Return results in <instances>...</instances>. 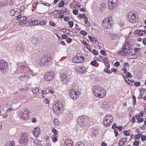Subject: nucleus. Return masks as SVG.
<instances>
[{"label":"nucleus","mask_w":146,"mask_h":146,"mask_svg":"<svg viewBox=\"0 0 146 146\" xmlns=\"http://www.w3.org/2000/svg\"><path fill=\"white\" fill-rule=\"evenodd\" d=\"M27 72L31 75L34 76L35 75V74L34 73L33 71L31 70L29 68L28 69Z\"/></svg>","instance_id":"obj_32"},{"label":"nucleus","mask_w":146,"mask_h":146,"mask_svg":"<svg viewBox=\"0 0 146 146\" xmlns=\"http://www.w3.org/2000/svg\"><path fill=\"white\" fill-rule=\"evenodd\" d=\"M89 37V39L90 40L93 42L94 41V37H93V38L92 37L90 36H88Z\"/></svg>","instance_id":"obj_59"},{"label":"nucleus","mask_w":146,"mask_h":146,"mask_svg":"<svg viewBox=\"0 0 146 146\" xmlns=\"http://www.w3.org/2000/svg\"><path fill=\"white\" fill-rule=\"evenodd\" d=\"M102 106L103 108H108L109 107L108 103L106 102H104L102 104Z\"/></svg>","instance_id":"obj_27"},{"label":"nucleus","mask_w":146,"mask_h":146,"mask_svg":"<svg viewBox=\"0 0 146 146\" xmlns=\"http://www.w3.org/2000/svg\"><path fill=\"white\" fill-rule=\"evenodd\" d=\"M100 59L104 61L105 62H108V59L107 58L102 56H100Z\"/></svg>","instance_id":"obj_29"},{"label":"nucleus","mask_w":146,"mask_h":146,"mask_svg":"<svg viewBox=\"0 0 146 146\" xmlns=\"http://www.w3.org/2000/svg\"><path fill=\"white\" fill-rule=\"evenodd\" d=\"M60 79L63 84H65L68 80L69 78L68 76L64 73L60 74Z\"/></svg>","instance_id":"obj_13"},{"label":"nucleus","mask_w":146,"mask_h":146,"mask_svg":"<svg viewBox=\"0 0 146 146\" xmlns=\"http://www.w3.org/2000/svg\"><path fill=\"white\" fill-rule=\"evenodd\" d=\"M64 2L63 1L61 2L58 5V7H62L64 6Z\"/></svg>","instance_id":"obj_42"},{"label":"nucleus","mask_w":146,"mask_h":146,"mask_svg":"<svg viewBox=\"0 0 146 146\" xmlns=\"http://www.w3.org/2000/svg\"><path fill=\"white\" fill-rule=\"evenodd\" d=\"M94 41H95V44L96 45H99V43L98 40L95 37H94Z\"/></svg>","instance_id":"obj_60"},{"label":"nucleus","mask_w":146,"mask_h":146,"mask_svg":"<svg viewBox=\"0 0 146 146\" xmlns=\"http://www.w3.org/2000/svg\"><path fill=\"white\" fill-rule=\"evenodd\" d=\"M21 139L19 141L20 143L25 144L28 142V140L27 137L26 136L23 135H21Z\"/></svg>","instance_id":"obj_15"},{"label":"nucleus","mask_w":146,"mask_h":146,"mask_svg":"<svg viewBox=\"0 0 146 146\" xmlns=\"http://www.w3.org/2000/svg\"><path fill=\"white\" fill-rule=\"evenodd\" d=\"M133 145L135 146H138L139 145V142L138 141H135L134 142Z\"/></svg>","instance_id":"obj_57"},{"label":"nucleus","mask_w":146,"mask_h":146,"mask_svg":"<svg viewBox=\"0 0 146 146\" xmlns=\"http://www.w3.org/2000/svg\"><path fill=\"white\" fill-rule=\"evenodd\" d=\"M68 24L70 27H73L74 25L73 22L72 21H70L68 22Z\"/></svg>","instance_id":"obj_52"},{"label":"nucleus","mask_w":146,"mask_h":146,"mask_svg":"<svg viewBox=\"0 0 146 146\" xmlns=\"http://www.w3.org/2000/svg\"><path fill=\"white\" fill-rule=\"evenodd\" d=\"M129 66V64L128 63L125 62V64L124 66V69H123L122 70H123L124 72L125 73H126L127 74V70L126 69H127V67H128Z\"/></svg>","instance_id":"obj_26"},{"label":"nucleus","mask_w":146,"mask_h":146,"mask_svg":"<svg viewBox=\"0 0 146 146\" xmlns=\"http://www.w3.org/2000/svg\"><path fill=\"white\" fill-rule=\"evenodd\" d=\"M117 0H109V7L110 9L115 8L117 5Z\"/></svg>","instance_id":"obj_11"},{"label":"nucleus","mask_w":146,"mask_h":146,"mask_svg":"<svg viewBox=\"0 0 146 146\" xmlns=\"http://www.w3.org/2000/svg\"><path fill=\"white\" fill-rule=\"evenodd\" d=\"M25 77V76L24 75V76H20L19 77L18 79L21 81H23L24 78Z\"/></svg>","instance_id":"obj_54"},{"label":"nucleus","mask_w":146,"mask_h":146,"mask_svg":"<svg viewBox=\"0 0 146 146\" xmlns=\"http://www.w3.org/2000/svg\"><path fill=\"white\" fill-rule=\"evenodd\" d=\"M30 113L29 110H28L27 108L25 109V111L23 112V111H20L19 112V115L20 117L21 118V119L24 120H27L29 118V115L28 114Z\"/></svg>","instance_id":"obj_4"},{"label":"nucleus","mask_w":146,"mask_h":146,"mask_svg":"<svg viewBox=\"0 0 146 146\" xmlns=\"http://www.w3.org/2000/svg\"><path fill=\"white\" fill-rule=\"evenodd\" d=\"M141 140L143 141H145L146 140V136L142 135Z\"/></svg>","instance_id":"obj_58"},{"label":"nucleus","mask_w":146,"mask_h":146,"mask_svg":"<svg viewBox=\"0 0 146 146\" xmlns=\"http://www.w3.org/2000/svg\"><path fill=\"white\" fill-rule=\"evenodd\" d=\"M29 68L27 67L25 65H22L20 66L19 68H18V70L20 69L21 71V72H24L25 73V72H26V71H27L28 69H29Z\"/></svg>","instance_id":"obj_20"},{"label":"nucleus","mask_w":146,"mask_h":146,"mask_svg":"<svg viewBox=\"0 0 146 146\" xmlns=\"http://www.w3.org/2000/svg\"><path fill=\"white\" fill-rule=\"evenodd\" d=\"M129 50V48H128V49L126 50V51L125 50H124V51H122V50L121 51V52H122L123 53H125L127 54H129L130 53V52H129L128 51Z\"/></svg>","instance_id":"obj_46"},{"label":"nucleus","mask_w":146,"mask_h":146,"mask_svg":"<svg viewBox=\"0 0 146 146\" xmlns=\"http://www.w3.org/2000/svg\"><path fill=\"white\" fill-rule=\"evenodd\" d=\"M124 134L126 136H129L130 134V133H129L127 130H125L124 131Z\"/></svg>","instance_id":"obj_40"},{"label":"nucleus","mask_w":146,"mask_h":146,"mask_svg":"<svg viewBox=\"0 0 146 146\" xmlns=\"http://www.w3.org/2000/svg\"><path fill=\"white\" fill-rule=\"evenodd\" d=\"M112 23V17L110 16L104 20L102 22V26L104 28L108 29L111 27Z\"/></svg>","instance_id":"obj_2"},{"label":"nucleus","mask_w":146,"mask_h":146,"mask_svg":"<svg viewBox=\"0 0 146 146\" xmlns=\"http://www.w3.org/2000/svg\"><path fill=\"white\" fill-rule=\"evenodd\" d=\"M126 78H125V82L129 85H130V84H131L130 82H129V79L127 78L126 77H125Z\"/></svg>","instance_id":"obj_56"},{"label":"nucleus","mask_w":146,"mask_h":146,"mask_svg":"<svg viewBox=\"0 0 146 146\" xmlns=\"http://www.w3.org/2000/svg\"><path fill=\"white\" fill-rule=\"evenodd\" d=\"M73 141L70 139L66 140L64 146H73Z\"/></svg>","instance_id":"obj_16"},{"label":"nucleus","mask_w":146,"mask_h":146,"mask_svg":"<svg viewBox=\"0 0 146 146\" xmlns=\"http://www.w3.org/2000/svg\"><path fill=\"white\" fill-rule=\"evenodd\" d=\"M143 30H138L135 31V32L136 33H138L139 35L141 36H143L145 34L143 33Z\"/></svg>","instance_id":"obj_23"},{"label":"nucleus","mask_w":146,"mask_h":146,"mask_svg":"<svg viewBox=\"0 0 146 146\" xmlns=\"http://www.w3.org/2000/svg\"><path fill=\"white\" fill-rule=\"evenodd\" d=\"M55 76L54 74L52 71L47 72L44 76L45 80L47 81L52 80Z\"/></svg>","instance_id":"obj_10"},{"label":"nucleus","mask_w":146,"mask_h":146,"mask_svg":"<svg viewBox=\"0 0 146 146\" xmlns=\"http://www.w3.org/2000/svg\"><path fill=\"white\" fill-rule=\"evenodd\" d=\"M127 141V139L126 138H123L121 139L119 143V145L122 146L124 145L125 143Z\"/></svg>","instance_id":"obj_22"},{"label":"nucleus","mask_w":146,"mask_h":146,"mask_svg":"<svg viewBox=\"0 0 146 146\" xmlns=\"http://www.w3.org/2000/svg\"><path fill=\"white\" fill-rule=\"evenodd\" d=\"M94 95L100 98H103L106 95V91L104 88L99 86H96L92 89Z\"/></svg>","instance_id":"obj_1"},{"label":"nucleus","mask_w":146,"mask_h":146,"mask_svg":"<svg viewBox=\"0 0 146 146\" xmlns=\"http://www.w3.org/2000/svg\"><path fill=\"white\" fill-rule=\"evenodd\" d=\"M85 24L86 25H88V26H89V24H90V23L88 22V17H86L85 19Z\"/></svg>","instance_id":"obj_44"},{"label":"nucleus","mask_w":146,"mask_h":146,"mask_svg":"<svg viewBox=\"0 0 146 146\" xmlns=\"http://www.w3.org/2000/svg\"><path fill=\"white\" fill-rule=\"evenodd\" d=\"M128 20L132 23H135L137 21V18L136 17L135 14L133 12H129L127 15Z\"/></svg>","instance_id":"obj_6"},{"label":"nucleus","mask_w":146,"mask_h":146,"mask_svg":"<svg viewBox=\"0 0 146 146\" xmlns=\"http://www.w3.org/2000/svg\"><path fill=\"white\" fill-rule=\"evenodd\" d=\"M17 20H19V23L20 25H25L26 24V20L27 17L25 16L21 17L20 14L16 17Z\"/></svg>","instance_id":"obj_9"},{"label":"nucleus","mask_w":146,"mask_h":146,"mask_svg":"<svg viewBox=\"0 0 146 146\" xmlns=\"http://www.w3.org/2000/svg\"><path fill=\"white\" fill-rule=\"evenodd\" d=\"M15 145V143L13 141H12L10 143V146H14Z\"/></svg>","instance_id":"obj_64"},{"label":"nucleus","mask_w":146,"mask_h":146,"mask_svg":"<svg viewBox=\"0 0 146 146\" xmlns=\"http://www.w3.org/2000/svg\"><path fill=\"white\" fill-rule=\"evenodd\" d=\"M59 122L58 119H54V123L55 125H57L59 124Z\"/></svg>","instance_id":"obj_43"},{"label":"nucleus","mask_w":146,"mask_h":146,"mask_svg":"<svg viewBox=\"0 0 146 146\" xmlns=\"http://www.w3.org/2000/svg\"><path fill=\"white\" fill-rule=\"evenodd\" d=\"M62 103L61 102L58 101L56 102L52 107V109L54 111H56L57 110H59V108L62 107Z\"/></svg>","instance_id":"obj_12"},{"label":"nucleus","mask_w":146,"mask_h":146,"mask_svg":"<svg viewBox=\"0 0 146 146\" xmlns=\"http://www.w3.org/2000/svg\"><path fill=\"white\" fill-rule=\"evenodd\" d=\"M142 134H140L139 133H138V135H135V139H137L138 140L141 137V136Z\"/></svg>","instance_id":"obj_36"},{"label":"nucleus","mask_w":146,"mask_h":146,"mask_svg":"<svg viewBox=\"0 0 146 146\" xmlns=\"http://www.w3.org/2000/svg\"><path fill=\"white\" fill-rule=\"evenodd\" d=\"M29 23H31L32 24H33V25H34L35 24L36 25L38 24V22L37 21H36L35 22H33L32 21H31V22H29Z\"/></svg>","instance_id":"obj_61"},{"label":"nucleus","mask_w":146,"mask_h":146,"mask_svg":"<svg viewBox=\"0 0 146 146\" xmlns=\"http://www.w3.org/2000/svg\"><path fill=\"white\" fill-rule=\"evenodd\" d=\"M32 90L34 94H35L37 95V94L39 91V89L38 88H35Z\"/></svg>","instance_id":"obj_28"},{"label":"nucleus","mask_w":146,"mask_h":146,"mask_svg":"<svg viewBox=\"0 0 146 146\" xmlns=\"http://www.w3.org/2000/svg\"><path fill=\"white\" fill-rule=\"evenodd\" d=\"M78 17H80L81 19H84L87 17L86 14L84 13L80 14L78 16Z\"/></svg>","instance_id":"obj_33"},{"label":"nucleus","mask_w":146,"mask_h":146,"mask_svg":"<svg viewBox=\"0 0 146 146\" xmlns=\"http://www.w3.org/2000/svg\"><path fill=\"white\" fill-rule=\"evenodd\" d=\"M20 90L21 91L24 92L27 90V88L25 87V88H21L20 89Z\"/></svg>","instance_id":"obj_49"},{"label":"nucleus","mask_w":146,"mask_h":146,"mask_svg":"<svg viewBox=\"0 0 146 146\" xmlns=\"http://www.w3.org/2000/svg\"><path fill=\"white\" fill-rule=\"evenodd\" d=\"M51 138L53 141L56 142L57 140V135H54L52 136Z\"/></svg>","instance_id":"obj_31"},{"label":"nucleus","mask_w":146,"mask_h":146,"mask_svg":"<svg viewBox=\"0 0 146 146\" xmlns=\"http://www.w3.org/2000/svg\"><path fill=\"white\" fill-rule=\"evenodd\" d=\"M80 33L84 36H85L87 35V33L84 30L81 31Z\"/></svg>","instance_id":"obj_50"},{"label":"nucleus","mask_w":146,"mask_h":146,"mask_svg":"<svg viewBox=\"0 0 146 146\" xmlns=\"http://www.w3.org/2000/svg\"><path fill=\"white\" fill-rule=\"evenodd\" d=\"M73 13L74 15H76L78 13V11L77 9H73Z\"/></svg>","instance_id":"obj_62"},{"label":"nucleus","mask_w":146,"mask_h":146,"mask_svg":"<svg viewBox=\"0 0 146 146\" xmlns=\"http://www.w3.org/2000/svg\"><path fill=\"white\" fill-rule=\"evenodd\" d=\"M16 9L14 10V9H12L10 12V15L11 16H13L15 14V13L16 12Z\"/></svg>","instance_id":"obj_34"},{"label":"nucleus","mask_w":146,"mask_h":146,"mask_svg":"<svg viewBox=\"0 0 146 146\" xmlns=\"http://www.w3.org/2000/svg\"><path fill=\"white\" fill-rule=\"evenodd\" d=\"M113 120V118L111 115H107L104 120V125L105 126H109L111 124V121Z\"/></svg>","instance_id":"obj_7"},{"label":"nucleus","mask_w":146,"mask_h":146,"mask_svg":"<svg viewBox=\"0 0 146 146\" xmlns=\"http://www.w3.org/2000/svg\"><path fill=\"white\" fill-rule=\"evenodd\" d=\"M130 46L129 45V43L127 42L126 44H124L123 45V47L122 48V51L125 50H127L128 48H129Z\"/></svg>","instance_id":"obj_24"},{"label":"nucleus","mask_w":146,"mask_h":146,"mask_svg":"<svg viewBox=\"0 0 146 146\" xmlns=\"http://www.w3.org/2000/svg\"><path fill=\"white\" fill-rule=\"evenodd\" d=\"M42 58L44 60L45 62H46L47 64H48L51 59L50 55H44L42 57Z\"/></svg>","instance_id":"obj_17"},{"label":"nucleus","mask_w":146,"mask_h":146,"mask_svg":"<svg viewBox=\"0 0 146 146\" xmlns=\"http://www.w3.org/2000/svg\"><path fill=\"white\" fill-rule=\"evenodd\" d=\"M40 129L38 127H36L34 129V130L33 132V134L35 137H37L39 134Z\"/></svg>","instance_id":"obj_18"},{"label":"nucleus","mask_w":146,"mask_h":146,"mask_svg":"<svg viewBox=\"0 0 146 146\" xmlns=\"http://www.w3.org/2000/svg\"><path fill=\"white\" fill-rule=\"evenodd\" d=\"M76 146H84V144L81 142H78Z\"/></svg>","instance_id":"obj_53"},{"label":"nucleus","mask_w":146,"mask_h":146,"mask_svg":"<svg viewBox=\"0 0 146 146\" xmlns=\"http://www.w3.org/2000/svg\"><path fill=\"white\" fill-rule=\"evenodd\" d=\"M80 92L78 90L73 89L69 92V95L71 98L74 100L76 99L80 95Z\"/></svg>","instance_id":"obj_5"},{"label":"nucleus","mask_w":146,"mask_h":146,"mask_svg":"<svg viewBox=\"0 0 146 146\" xmlns=\"http://www.w3.org/2000/svg\"><path fill=\"white\" fill-rule=\"evenodd\" d=\"M61 38L62 39H66L68 38V36L66 34H63L62 35Z\"/></svg>","instance_id":"obj_48"},{"label":"nucleus","mask_w":146,"mask_h":146,"mask_svg":"<svg viewBox=\"0 0 146 146\" xmlns=\"http://www.w3.org/2000/svg\"><path fill=\"white\" fill-rule=\"evenodd\" d=\"M106 64V67L108 68L109 69L110 68V64L108 62H105Z\"/></svg>","instance_id":"obj_63"},{"label":"nucleus","mask_w":146,"mask_h":146,"mask_svg":"<svg viewBox=\"0 0 146 146\" xmlns=\"http://www.w3.org/2000/svg\"><path fill=\"white\" fill-rule=\"evenodd\" d=\"M1 5V7H4L7 5L8 3V0H5L3 1L2 2H0Z\"/></svg>","instance_id":"obj_25"},{"label":"nucleus","mask_w":146,"mask_h":146,"mask_svg":"<svg viewBox=\"0 0 146 146\" xmlns=\"http://www.w3.org/2000/svg\"><path fill=\"white\" fill-rule=\"evenodd\" d=\"M129 50V48H128V49L126 50V51L125 50H124V51H122V50L121 51V52H122L123 53H125L127 54H129L130 53V52H129L128 51Z\"/></svg>","instance_id":"obj_47"},{"label":"nucleus","mask_w":146,"mask_h":146,"mask_svg":"<svg viewBox=\"0 0 146 146\" xmlns=\"http://www.w3.org/2000/svg\"><path fill=\"white\" fill-rule=\"evenodd\" d=\"M132 98H133V105H135L136 103V98L133 95L132 96Z\"/></svg>","instance_id":"obj_41"},{"label":"nucleus","mask_w":146,"mask_h":146,"mask_svg":"<svg viewBox=\"0 0 146 146\" xmlns=\"http://www.w3.org/2000/svg\"><path fill=\"white\" fill-rule=\"evenodd\" d=\"M8 63L4 60H0V70L4 73L8 70Z\"/></svg>","instance_id":"obj_3"},{"label":"nucleus","mask_w":146,"mask_h":146,"mask_svg":"<svg viewBox=\"0 0 146 146\" xmlns=\"http://www.w3.org/2000/svg\"><path fill=\"white\" fill-rule=\"evenodd\" d=\"M82 43L84 44V46H87V48L89 50H90V45L88 44L85 41H83L82 42Z\"/></svg>","instance_id":"obj_30"},{"label":"nucleus","mask_w":146,"mask_h":146,"mask_svg":"<svg viewBox=\"0 0 146 146\" xmlns=\"http://www.w3.org/2000/svg\"><path fill=\"white\" fill-rule=\"evenodd\" d=\"M49 25H50L53 27H55V23L53 21H50L49 22Z\"/></svg>","instance_id":"obj_39"},{"label":"nucleus","mask_w":146,"mask_h":146,"mask_svg":"<svg viewBox=\"0 0 146 146\" xmlns=\"http://www.w3.org/2000/svg\"><path fill=\"white\" fill-rule=\"evenodd\" d=\"M52 132L54 134V135H57V134L58 133V131L56 129L53 128L52 129Z\"/></svg>","instance_id":"obj_38"},{"label":"nucleus","mask_w":146,"mask_h":146,"mask_svg":"<svg viewBox=\"0 0 146 146\" xmlns=\"http://www.w3.org/2000/svg\"><path fill=\"white\" fill-rule=\"evenodd\" d=\"M30 74L27 71L24 73V75L25 77L29 79L30 77Z\"/></svg>","instance_id":"obj_35"},{"label":"nucleus","mask_w":146,"mask_h":146,"mask_svg":"<svg viewBox=\"0 0 146 146\" xmlns=\"http://www.w3.org/2000/svg\"><path fill=\"white\" fill-rule=\"evenodd\" d=\"M16 49L17 51L21 52L23 50V45L21 44H19L16 45Z\"/></svg>","instance_id":"obj_21"},{"label":"nucleus","mask_w":146,"mask_h":146,"mask_svg":"<svg viewBox=\"0 0 146 146\" xmlns=\"http://www.w3.org/2000/svg\"><path fill=\"white\" fill-rule=\"evenodd\" d=\"M77 122L78 124L81 127L84 126L85 125V121L84 118L83 116H81L78 118Z\"/></svg>","instance_id":"obj_14"},{"label":"nucleus","mask_w":146,"mask_h":146,"mask_svg":"<svg viewBox=\"0 0 146 146\" xmlns=\"http://www.w3.org/2000/svg\"><path fill=\"white\" fill-rule=\"evenodd\" d=\"M38 63L39 65L42 67L44 66L47 65L48 64H47L44 61L43 58H42L38 61Z\"/></svg>","instance_id":"obj_19"},{"label":"nucleus","mask_w":146,"mask_h":146,"mask_svg":"<svg viewBox=\"0 0 146 146\" xmlns=\"http://www.w3.org/2000/svg\"><path fill=\"white\" fill-rule=\"evenodd\" d=\"M84 57L82 55H80V56L77 55L72 59V61L76 63H81L84 62Z\"/></svg>","instance_id":"obj_8"},{"label":"nucleus","mask_w":146,"mask_h":146,"mask_svg":"<svg viewBox=\"0 0 146 146\" xmlns=\"http://www.w3.org/2000/svg\"><path fill=\"white\" fill-rule=\"evenodd\" d=\"M67 42L69 44L71 43L72 41V39L70 37H68L66 40Z\"/></svg>","instance_id":"obj_37"},{"label":"nucleus","mask_w":146,"mask_h":146,"mask_svg":"<svg viewBox=\"0 0 146 146\" xmlns=\"http://www.w3.org/2000/svg\"><path fill=\"white\" fill-rule=\"evenodd\" d=\"M129 50V48H128V49L126 50V51L125 50H124V51H122V50L121 51V52H122L123 53H125L127 54H129L130 53V52H129L128 51Z\"/></svg>","instance_id":"obj_45"},{"label":"nucleus","mask_w":146,"mask_h":146,"mask_svg":"<svg viewBox=\"0 0 146 146\" xmlns=\"http://www.w3.org/2000/svg\"><path fill=\"white\" fill-rule=\"evenodd\" d=\"M104 56H106L107 55V54L105 50H102L100 52Z\"/></svg>","instance_id":"obj_51"},{"label":"nucleus","mask_w":146,"mask_h":146,"mask_svg":"<svg viewBox=\"0 0 146 146\" xmlns=\"http://www.w3.org/2000/svg\"><path fill=\"white\" fill-rule=\"evenodd\" d=\"M104 72H106L107 73L109 74H111V73H112V72L111 71L108 70V69H105L104 70Z\"/></svg>","instance_id":"obj_55"}]
</instances>
